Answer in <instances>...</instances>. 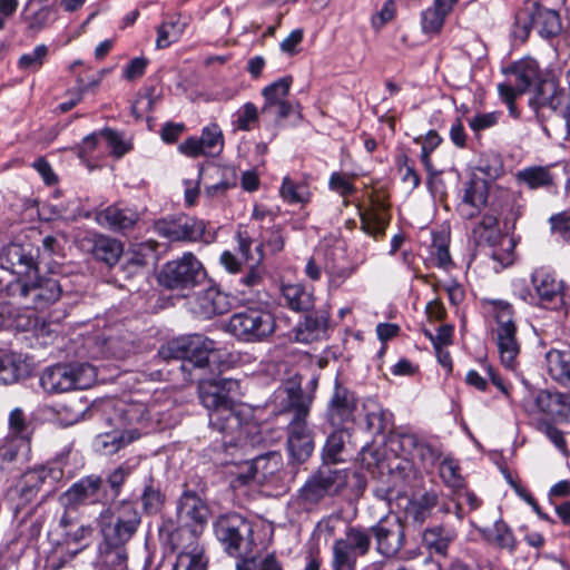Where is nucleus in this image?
Returning <instances> with one entry per match:
<instances>
[{
  "label": "nucleus",
  "mask_w": 570,
  "mask_h": 570,
  "mask_svg": "<svg viewBox=\"0 0 570 570\" xmlns=\"http://www.w3.org/2000/svg\"><path fill=\"white\" fill-rule=\"evenodd\" d=\"M158 355L166 361H181L180 370L188 374L190 381H198L200 402L209 411V428L223 435L222 446L225 450L236 446L242 428V419L235 411L239 383L232 379L205 376L207 368L214 373L213 365L218 362L216 343L200 334L180 336L163 345Z\"/></svg>",
  "instance_id": "obj_1"
},
{
  "label": "nucleus",
  "mask_w": 570,
  "mask_h": 570,
  "mask_svg": "<svg viewBox=\"0 0 570 570\" xmlns=\"http://www.w3.org/2000/svg\"><path fill=\"white\" fill-rule=\"evenodd\" d=\"M276 415L286 416L287 448L297 462H305L314 450L312 431L307 425L313 396L304 393L301 384L289 382L285 385Z\"/></svg>",
  "instance_id": "obj_2"
},
{
  "label": "nucleus",
  "mask_w": 570,
  "mask_h": 570,
  "mask_svg": "<svg viewBox=\"0 0 570 570\" xmlns=\"http://www.w3.org/2000/svg\"><path fill=\"white\" fill-rule=\"evenodd\" d=\"M482 304L494 321L492 332L501 362L507 368L514 370L520 354L514 307L510 302L497 298H484Z\"/></svg>",
  "instance_id": "obj_3"
},
{
  "label": "nucleus",
  "mask_w": 570,
  "mask_h": 570,
  "mask_svg": "<svg viewBox=\"0 0 570 570\" xmlns=\"http://www.w3.org/2000/svg\"><path fill=\"white\" fill-rule=\"evenodd\" d=\"M16 279L7 285L12 316L10 326L26 332L36 327V265H21L20 269H14Z\"/></svg>",
  "instance_id": "obj_4"
},
{
  "label": "nucleus",
  "mask_w": 570,
  "mask_h": 570,
  "mask_svg": "<svg viewBox=\"0 0 570 570\" xmlns=\"http://www.w3.org/2000/svg\"><path fill=\"white\" fill-rule=\"evenodd\" d=\"M98 522L102 543L124 547L137 532L141 517L135 502L122 500L102 512Z\"/></svg>",
  "instance_id": "obj_5"
},
{
  "label": "nucleus",
  "mask_w": 570,
  "mask_h": 570,
  "mask_svg": "<svg viewBox=\"0 0 570 570\" xmlns=\"http://www.w3.org/2000/svg\"><path fill=\"white\" fill-rule=\"evenodd\" d=\"M348 475L346 470L336 469L325 463L321 465L298 491V502L312 510L326 499L338 495L346 487Z\"/></svg>",
  "instance_id": "obj_6"
},
{
  "label": "nucleus",
  "mask_w": 570,
  "mask_h": 570,
  "mask_svg": "<svg viewBox=\"0 0 570 570\" xmlns=\"http://www.w3.org/2000/svg\"><path fill=\"white\" fill-rule=\"evenodd\" d=\"M532 28L535 29L543 39L556 38L562 30L559 12L537 2L519 9L514 17L511 31L512 37L520 42H524Z\"/></svg>",
  "instance_id": "obj_7"
},
{
  "label": "nucleus",
  "mask_w": 570,
  "mask_h": 570,
  "mask_svg": "<svg viewBox=\"0 0 570 570\" xmlns=\"http://www.w3.org/2000/svg\"><path fill=\"white\" fill-rule=\"evenodd\" d=\"M216 539L230 557L252 551L254 530L249 520L237 512L219 515L213 523Z\"/></svg>",
  "instance_id": "obj_8"
},
{
  "label": "nucleus",
  "mask_w": 570,
  "mask_h": 570,
  "mask_svg": "<svg viewBox=\"0 0 570 570\" xmlns=\"http://www.w3.org/2000/svg\"><path fill=\"white\" fill-rule=\"evenodd\" d=\"M96 379V370L88 363L57 364L47 368L41 377V386L50 393L90 387Z\"/></svg>",
  "instance_id": "obj_9"
},
{
  "label": "nucleus",
  "mask_w": 570,
  "mask_h": 570,
  "mask_svg": "<svg viewBox=\"0 0 570 570\" xmlns=\"http://www.w3.org/2000/svg\"><path fill=\"white\" fill-rule=\"evenodd\" d=\"M205 276L202 263L188 252L177 259L167 262L159 273L158 282L168 289L183 291L195 287Z\"/></svg>",
  "instance_id": "obj_10"
},
{
  "label": "nucleus",
  "mask_w": 570,
  "mask_h": 570,
  "mask_svg": "<svg viewBox=\"0 0 570 570\" xmlns=\"http://www.w3.org/2000/svg\"><path fill=\"white\" fill-rule=\"evenodd\" d=\"M228 330L244 342H261L274 333L275 320L266 309L246 308L229 318Z\"/></svg>",
  "instance_id": "obj_11"
},
{
  "label": "nucleus",
  "mask_w": 570,
  "mask_h": 570,
  "mask_svg": "<svg viewBox=\"0 0 570 570\" xmlns=\"http://www.w3.org/2000/svg\"><path fill=\"white\" fill-rule=\"evenodd\" d=\"M370 548L368 531L360 527H348L345 535L333 543V570H355L357 558L367 554Z\"/></svg>",
  "instance_id": "obj_12"
},
{
  "label": "nucleus",
  "mask_w": 570,
  "mask_h": 570,
  "mask_svg": "<svg viewBox=\"0 0 570 570\" xmlns=\"http://www.w3.org/2000/svg\"><path fill=\"white\" fill-rule=\"evenodd\" d=\"M292 85L293 77L284 76L265 86L262 90L264 104L261 112L277 124L293 114L301 116V104L296 99L289 98Z\"/></svg>",
  "instance_id": "obj_13"
},
{
  "label": "nucleus",
  "mask_w": 570,
  "mask_h": 570,
  "mask_svg": "<svg viewBox=\"0 0 570 570\" xmlns=\"http://www.w3.org/2000/svg\"><path fill=\"white\" fill-rule=\"evenodd\" d=\"M207 504L193 491H185L177 502V518L180 528L171 534V541L186 537L188 541H198L196 528L203 527L208 519Z\"/></svg>",
  "instance_id": "obj_14"
},
{
  "label": "nucleus",
  "mask_w": 570,
  "mask_h": 570,
  "mask_svg": "<svg viewBox=\"0 0 570 570\" xmlns=\"http://www.w3.org/2000/svg\"><path fill=\"white\" fill-rule=\"evenodd\" d=\"M524 411L531 415L542 414L551 420H570V394L540 390L522 401Z\"/></svg>",
  "instance_id": "obj_15"
},
{
  "label": "nucleus",
  "mask_w": 570,
  "mask_h": 570,
  "mask_svg": "<svg viewBox=\"0 0 570 570\" xmlns=\"http://www.w3.org/2000/svg\"><path fill=\"white\" fill-rule=\"evenodd\" d=\"M205 229L203 220L184 214L164 217L154 223V230L170 242L200 240Z\"/></svg>",
  "instance_id": "obj_16"
},
{
  "label": "nucleus",
  "mask_w": 570,
  "mask_h": 570,
  "mask_svg": "<svg viewBox=\"0 0 570 570\" xmlns=\"http://www.w3.org/2000/svg\"><path fill=\"white\" fill-rule=\"evenodd\" d=\"M538 305L548 309H560L564 305V283L553 271L539 267L531 274Z\"/></svg>",
  "instance_id": "obj_17"
},
{
  "label": "nucleus",
  "mask_w": 570,
  "mask_h": 570,
  "mask_svg": "<svg viewBox=\"0 0 570 570\" xmlns=\"http://www.w3.org/2000/svg\"><path fill=\"white\" fill-rule=\"evenodd\" d=\"M376 541L379 553L394 557L405 544V527L400 517L389 514L370 528Z\"/></svg>",
  "instance_id": "obj_18"
},
{
  "label": "nucleus",
  "mask_w": 570,
  "mask_h": 570,
  "mask_svg": "<svg viewBox=\"0 0 570 570\" xmlns=\"http://www.w3.org/2000/svg\"><path fill=\"white\" fill-rule=\"evenodd\" d=\"M107 499V492L102 488V479L90 474L75 482L60 495V503L66 509H77L85 504L101 503Z\"/></svg>",
  "instance_id": "obj_19"
},
{
  "label": "nucleus",
  "mask_w": 570,
  "mask_h": 570,
  "mask_svg": "<svg viewBox=\"0 0 570 570\" xmlns=\"http://www.w3.org/2000/svg\"><path fill=\"white\" fill-rule=\"evenodd\" d=\"M370 206L360 213L361 228L367 235L379 238L385 234L390 223V204L387 195L373 190L368 195Z\"/></svg>",
  "instance_id": "obj_20"
},
{
  "label": "nucleus",
  "mask_w": 570,
  "mask_h": 570,
  "mask_svg": "<svg viewBox=\"0 0 570 570\" xmlns=\"http://www.w3.org/2000/svg\"><path fill=\"white\" fill-rule=\"evenodd\" d=\"M224 148V135L220 127L212 122L202 129L200 137H188L179 146L178 150L190 158L199 156L215 157Z\"/></svg>",
  "instance_id": "obj_21"
},
{
  "label": "nucleus",
  "mask_w": 570,
  "mask_h": 570,
  "mask_svg": "<svg viewBox=\"0 0 570 570\" xmlns=\"http://www.w3.org/2000/svg\"><path fill=\"white\" fill-rule=\"evenodd\" d=\"M356 409L357 397L355 393L336 379L333 393L327 402V421L332 426H344L346 423L354 421Z\"/></svg>",
  "instance_id": "obj_22"
},
{
  "label": "nucleus",
  "mask_w": 570,
  "mask_h": 570,
  "mask_svg": "<svg viewBox=\"0 0 570 570\" xmlns=\"http://www.w3.org/2000/svg\"><path fill=\"white\" fill-rule=\"evenodd\" d=\"M305 316L295 327V341L304 344L317 342L327 337L331 321V309L327 305L304 312Z\"/></svg>",
  "instance_id": "obj_23"
},
{
  "label": "nucleus",
  "mask_w": 570,
  "mask_h": 570,
  "mask_svg": "<svg viewBox=\"0 0 570 570\" xmlns=\"http://www.w3.org/2000/svg\"><path fill=\"white\" fill-rule=\"evenodd\" d=\"M399 445L405 455L419 460L425 470H432L443 454L441 446L432 444L415 433L399 434Z\"/></svg>",
  "instance_id": "obj_24"
},
{
  "label": "nucleus",
  "mask_w": 570,
  "mask_h": 570,
  "mask_svg": "<svg viewBox=\"0 0 570 570\" xmlns=\"http://www.w3.org/2000/svg\"><path fill=\"white\" fill-rule=\"evenodd\" d=\"M171 542L175 548L181 549L175 562H161L156 570H207L208 559L198 541H188L187 544L180 540Z\"/></svg>",
  "instance_id": "obj_25"
},
{
  "label": "nucleus",
  "mask_w": 570,
  "mask_h": 570,
  "mask_svg": "<svg viewBox=\"0 0 570 570\" xmlns=\"http://www.w3.org/2000/svg\"><path fill=\"white\" fill-rule=\"evenodd\" d=\"M81 246L91 253L95 259L112 267L118 263L122 253V243L114 237L94 233L81 239Z\"/></svg>",
  "instance_id": "obj_26"
},
{
  "label": "nucleus",
  "mask_w": 570,
  "mask_h": 570,
  "mask_svg": "<svg viewBox=\"0 0 570 570\" xmlns=\"http://www.w3.org/2000/svg\"><path fill=\"white\" fill-rule=\"evenodd\" d=\"M563 100V89L559 87L554 77L546 73V76L533 87V96L529 104L537 112L543 108L557 111L562 107Z\"/></svg>",
  "instance_id": "obj_27"
},
{
  "label": "nucleus",
  "mask_w": 570,
  "mask_h": 570,
  "mask_svg": "<svg viewBox=\"0 0 570 570\" xmlns=\"http://www.w3.org/2000/svg\"><path fill=\"white\" fill-rule=\"evenodd\" d=\"M229 308V296L214 286L199 292L193 305L194 314L204 320L225 314Z\"/></svg>",
  "instance_id": "obj_28"
},
{
  "label": "nucleus",
  "mask_w": 570,
  "mask_h": 570,
  "mask_svg": "<svg viewBox=\"0 0 570 570\" xmlns=\"http://www.w3.org/2000/svg\"><path fill=\"white\" fill-rule=\"evenodd\" d=\"M504 72L519 86L521 92H527L533 88L547 73L540 68L539 62L531 57L514 61L504 69Z\"/></svg>",
  "instance_id": "obj_29"
},
{
  "label": "nucleus",
  "mask_w": 570,
  "mask_h": 570,
  "mask_svg": "<svg viewBox=\"0 0 570 570\" xmlns=\"http://www.w3.org/2000/svg\"><path fill=\"white\" fill-rule=\"evenodd\" d=\"M95 220L102 227L116 232L131 229L139 220V214L130 208L111 205L95 215Z\"/></svg>",
  "instance_id": "obj_30"
},
{
  "label": "nucleus",
  "mask_w": 570,
  "mask_h": 570,
  "mask_svg": "<svg viewBox=\"0 0 570 570\" xmlns=\"http://www.w3.org/2000/svg\"><path fill=\"white\" fill-rule=\"evenodd\" d=\"M438 504L439 494L434 490L413 497L404 509L405 520L413 525L421 527L432 515Z\"/></svg>",
  "instance_id": "obj_31"
},
{
  "label": "nucleus",
  "mask_w": 570,
  "mask_h": 570,
  "mask_svg": "<svg viewBox=\"0 0 570 570\" xmlns=\"http://www.w3.org/2000/svg\"><path fill=\"white\" fill-rule=\"evenodd\" d=\"M556 178L552 166H528L515 174V181L530 190H550L556 187Z\"/></svg>",
  "instance_id": "obj_32"
},
{
  "label": "nucleus",
  "mask_w": 570,
  "mask_h": 570,
  "mask_svg": "<svg viewBox=\"0 0 570 570\" xmlns=\"http://www.w3.org/2000/svg\"><path fill=\"white\" fill-rule=\"evenodd\" d=\"M256 484H276L281 480L283 469L282 455L269 452L253 459Z\"/></svg>",
  "instance_id": "obj_33"
},
{
  "label": "nucleus",
  "mask_w": 570,
  "mask_h": 570,
  "mask_svg": "<svg viewBox=\"0 0 570 570\" xmlns=\"http://www.w3.org/2000/svg\"><path fill=\"white\" fill-rule=\"evenodd\" d=\"M282 297L285 305L296 313L309 312L315 305L314 291L301 283L283 285Z\"/></svg>",
  "instance_id": "obj_34"
},
{
  "label": "nucleus",
  "mask_w": 570,
  "mask_h": 570,
  "mask_svg": "<svg viewBox=\"0 0 570 570\" xmlns=\"http://www.w3.org/2000/svg\"><path fill=\"white\" fill-rule=\"evenodd\" d=\"M550 377L563 387L570 389V351L551 348L544 356Z\"/></svg>",
  "instance_id": "obj_35"
},
{
  "label": "nucleus",
  "mask_w": 570,
  "mask_h": 570,
  "mask_svg": "<svg viewBox=\"0 0 570 570\" xmlns=\"http://www.w3.org/2000/svg\"><path fill=\"white\" fill-rule=\"evenodd\" d=\"M138 438L139 434L135 431L107 432L95 438L94 446L101 455H112Z\"/></svg>",
  "instance_id": "obj_36"
},
{
  "label": "nucleus",
  "mask_w": 570,
  "mask_h": 570,
  "mask_svg": "<svg viewBox=\"0 0 570 570\" xmlns=\"http://www.w3.org/2000/svg\"><path fill=\"white\" fill-rule=\"evenodd\" d=\"M70 527H72V520L66 510L59 520L58 527L48 533V539L57 551L70 540L77 542L91 533V528L89 527H80L75 533H71L68 530Z\"/></svg>",
  "instance_id": "obj_37"
},
{
  "label": "nucleus",
  "mask_w": 570,
  "mask_h": 570,
  "mask_svg": "<svg viewBox=\"0 0 570 570\" xmlns=\"http://www.w3.org/2000/svg\"><path fill=\"white\" fill-rule=\"evenodd\" d=\"M21 265H36V259L20 244H9L0 248V268L11 271L20 269Z\"/></svg>",
  "instance_id": "obj_38"
},
{
  "label": "nucleus",
  "mask_w": 570,
  "mask_h": 570,
  "mask_svg": "<svg viewBox=\"0 0 570 570\" xmlns=\"http://www.w3.org/2000/svg\"><path fill=\"white\" fill-rule=\"evenodd\" d=\"M456 538L453 529L432 527L424 530L422 541L430 550L441 556H446L451 542Z\"/></svg>",
  "instance_id": "obj_39"
},
{
  "label": "nucleus",
  "mask_w": 570,
  "mask_h": 570,
  "mask_svg": "<svg viewBox=\"0 0 570 570\" xmlns=\"http://www.w3.org/2000/svg\"><path fill=\"white\" fill-rule=\"evenodd\" d=\"M96 567L97 570H127V552L125 547L101 543Z\"/></svg>",
  "instance_id": "obj_40"
},
{
  "label": "nucleus",
  "mask_w": 570,
  "mask_h": 570,
  "mask_svg": "<svg viewBox=\"0 0 570 570\" xmlns=\"http://www.w3.org/2000/svg\"><path fill=\"white\" fill-rule=\"evenodd\" d=\"M226 475L234 490L256 484L253 460L227 464Z\"/></svg>",
  "instance_id": "obj_41"
},
{
  "label": "nucleus",
  "mask_w": 570,
  "mask_h": 570,
  "mask_svg": "<svg viewBox=\"0 0 570 570\" xmlns=\"http://www.w3.org/2000/svg\"><path fill=\"white\" fill-rule=\"evenodd\" d=\"M9 430L12 436L18 438L26 455L31 458L32 429L26 422L23 411L20 407L13 409L9 414Z\"/></svg>",
  "instance_id": "obj_42"
},
{
  "label": "nucleus",
  "mask_w": 570,
  "mask_h": 570,
  "mask_svg": "<svg viewBox=\"0 0 570 570\" xmlns=\"http://www.w3.org/2000/svg\"><path fill=\"white\" fill-rule=\"evenodd\" d=\"M166 495L151 474L148 475L140 494L144 511L147 514L158 513L165 504Z\"/></svg>",
  "instance_id": "obj_43"
},
{
  "label": "nucleus",
  "mask_w": 570,
  "mask_h": 570,
  "mask_svg": "<svg viewBox=\"0 0 570 570\" xmlns=\"http://www.w3.org/2000/svg\"><path fill=\"white\" fill-rule=\"evenodd\" d=\"M158 243L153 239L132 244L127 252V264L141 268L156 258Z\"/></svg>",
  "instance_id": "obj_44"
},
{
  "label": "nucleus",
  "mask_w": 570,
  "mask_h": 570,
  "mask_svg": "<svg viewBox=\"0 0 570 570\" xmlns=\"http://www.w3.org/2000/svg\"><path fill=\"white\" fill-rule=\"evenodd\" d=\"M285 246L284 228L281 225H274L262 234V242L257 245L258 259L261 263L264 258V249L271 254H277L283 250Z\"/></svg>",
  "instance_id": "obj_45"
},
{
  "label": "nucleus",
  "mask_w": 570,
  "mask_h": 570,
  "mask_svg": "<svg viewBox=\"0 0 570 570\" xmlns=\"http://www.w3.org/2000/svg\"><path fill=\"white\" fill-rule=\"evenodd\" d=\"M472 236L476 245L495 244L499 236L497 216L492 214H485L482 219L473 227Z\"/></svg>",
  "instance_id": "obj_46"
},
{
  "label": "nucleus",
  "mask_w": 570,
  "mask_h": 570,
  "mask_svg": "<svg viewBox=\"0 0 570 570\" xmlns=\"http://www.w3.org/2000/svg\"><path fill=\"white\" fill-rule=\"evenodd\" d=\"M138 465V461L127 460L114 469L106 479L107 485L111 492V498L115 499L120 495L122 485L126 480L132 474Z\"/></svg>",
  "instance_id": "obj_47"
},
{
  "label": "nucleus",
  "mask_w": 570,
  "mask_h": 570,
  "mask_svg": "<svg viewBox=\"0 0 570 570\" xmlns=\"http://www.w3.org/2000/svg\"><path fill=\"white\" fill-rule=\"evenodd\" d=\"M63 471L58 464L38 466V491L48 497L58 489Z\"/></svg>",
  "instance_id": "obj_48"
},
{
  "label": "nucleus",
  "mask_w": 570,
  "mask_h": 570,
  "mask_svg": "<svg viewBox=\"0 0 570 570\" xmlns=\"http://www.w3.org/2000/svg\"><path fill=\"white\" fill-rule=\"evenodd\" d=\"M350 438L345 429L338 428L332 432L325 442L323 448V458L325 462L336 463L341 461L340 455L344 450L346 440Z\"/></svg>",
  "instance_id": "obj_49"
},
{
  "label": "nucleus",
  "mask_w": 570,
  "mask_h": 570,
  "mask_svg": "<svg viewBox=\"0 0 570 570\" xmlns=\"http://www.w3.org/2000/svg\"><path fill=\"white\" fill-rule=\"evenodd\" d=\"M117 411L124 424L144 423L150 420L149 410L147 405L141 402H121L117 405Z\"/></svg>",
  "instance_id": "obj_50"
},
{
  "label": "nucleus",
  "mask_w": 570,
  "mask_h": 570,
  "mask_svg": "<svg viewBox=\"0 0 570 570\" xmlns=\"http://www.w3.org/2000/svg\"><path fill=\"white\" fill-rule=\"evenodd\" d=\"M489 185L483 178L474 177L465 183L463 199L473 206L484 207L488 202Z\"/></svg>",
  "instance_id": "obj_51"
},
{
  "label": "nucleus",
  "mask_w": 570,
  "mask_h": 570,
  "mask_svg": "<svg viewBox=\"0 0 570 570\" xmlns=\"http://www.w3.org/2000/svg\"><path fill=\"white\" fill-rule=\"evenodd\" d=\"M281 197L288 204L306 203L308 188L304 183H297L289 177H284L279 189Z\"/></svg>",
  "instance_id": "obj_52"
},
{
  "label": "nucleus",
  "mask_w": 570,
  "mask_h": 570,
  "mask_svg": "<svg viewBox=\"0 0 570 570\" xmlns=\"http://www.w3.org/2000/svg\"><path fill=\"white\" fill-rule=\"evenodd\" d=\"M441 6L433 4L422 12L421 24L424 33L438 35L444 23L445 17L449 14Z\"/></svg>",
  "instance_id": "obj_53"
},
{
  "label": "nucleus",
  "mask_w": 570,
  "mask_h": 570,
  "mask_svg": "<svg viewBox=\"0 0 570 570\" xmlns=\"http://www.w3.org/2000/svg\"><path fill=\"white\" fill-rule=\"evenodd\" d=\"M439 474L449 488L459 490L464 485V480L460 474V466L458 462L450 456H445L440 462Z\"/></svg>",
  "instance_id": "obj_54"
},
{
  "label": "nucleus",
  "mask_w": 570,
  "mask_h": 570,
  "mask_svg": "<svg viewBox=\"0 0 570 570\" xmlns=\"http://www.w3.org/2000/svg\"><path fill=\"white\" fill-rule=\"evenodd\" d=\"M184 31V24L179 19L163 22L157 29L156 46L158 49L167 48L179 39Z\"/></svg>",
  "instance_id": "obj_55"
},
{
  "label": "nucleus",
  "mask_w": 570,
  "mask_h": 570,
  "mask_svg": "<svg viewBox=\"0 0 570 570\" xmlns=\"http://www.w3.org/2000/svg\"><path fill=\"white\" fill-rule=\"evenodd\" d=\"M502 116L501 111L478 112L469 118L468 124L474 136L479 138L482 131L497 126Z\"/></svg>",
  "instance_id": "obj_56"
},
{
  "label": "nucleus",
  "mask_w": 570,
  "mask_h": 570,
  "mask_svg": "<svg viewBox=\"0 0 570 570\" xmlns=\"http://www.w3.org/2000/svg\"><path fill=\"white\" fill-rule=\"evenodd\" d=\"M397 171L401 175V180L407 184L411 190L416 189L421 184V177L414 168L413 161L405 154H401L395 159Z\"/></svg>",
  "instance_id": "obj_57"
},
{
  "label": "nucleus",
  "mask_w": 570,
  "mask_h": 570,
  "mask_svg": "<svg viewBox=\"0 0 570 570\" xmlns=\"http://www.w3.org/2000/svg\"><path fill=\"white\" fill-rule=\"evenodd\" d=\"M100 136L106 140L107 147L111 154L117 158L122 157L131 149V145L127 142L122 135L112 129H104L100 131Z\"/></svg>",
  "instance_id": "obj_58"
},
{
  "label": "nucleus",
  "mask_w": 570,
  "mask_h": 570,
  "mask_svg": "<svg viewBox=\"0 0 570 570\" xmlns=\"http://www.w3.org/2000/svg\"><path fill=\"white\" fill-rule=\"evenodd\" d=\"M258 121V109L253 102H246L236 112L235 125L238 130L249 131Z\"/></svg>",
  "instance_id": "obj_59"
},
{
  "label": "nucleus",
  "mask_w": 570,
  "mask_h": 570,
  "mask_svg": "<svg viewBox=\"0 0 570 570\" xmlns=\"http://www.w3.org/2000/svg\"><path fill=\"white\" fill-rule=\"evenodd\" d=\"M548 222L553 234L564 242H570V209L553 214Z\"/></svg>",
  "instance_id": "obj_60"
},
{
  "label": "nucleus",
  "mask_w": 570,
  "mask_h": 570,
  "mask_svg": "<svg viewBox=\"0 0 570 570\" xmlns=\"http://www.w3.org/2000/svg\"><path fill=\"white\" fill-rule=\"evenodd\" d=\"M365 423L370 432L374 434L383 433L387 425V413L381 406L374 404L373 409L365 413Z\"/></svg>",
  "instance_id": "obj_61"
},
{
  "label": "nucleus",
  "mask_w": 570,
  "mask_h": 570,
  "mask_svg": "<svg viewBox=\"0 0 570 570\" xmlns=\"http://www.w3.org/2000/svg\"><path fill=\"white\" fill-rule=\"evenodd\" d=\"M60 294L61 288L58 281L38 277V302L53 303L59 299Z\"/></svg>",
  "instance_id": "obj_62"
},
{
  "label": "nucleus",
  "mask_w": 570,
  "mask_h": 570,
  "mask_svg": "<svg viewBox=\"0 0 570 570\" xmlns=\"http://www.w3.org/2000/svg\"><path fill=\"white\" fill-rule=\"evenodd\" d=\"M431 247L439 267L446 268L452 264L448 240L442 234L433 235Z\"/></svg>",
  "instance_id": "obj_63"
},
{
  "label": "nucleus",
  "mask_w": 570,
  "mask_h": 570,
  "mask_svg": "<svg viewBox=\"0 0 570 570\" xmlns=\"http://www.w3.org/2000/svg\"><path fill=\"white\" fill-rule=\"evenodd\" d=\"M494 541L502 549L515 550L517 542L513 532L503 521L494 523Z\"/></svg>",
  "instance_id": "obj_64"
}]
</instances>
